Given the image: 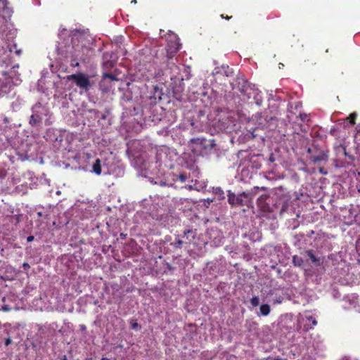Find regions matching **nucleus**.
Returning a JSON list of instances; mask_svg holds the SVG:
<instances>
[{
    "mask_svg": "<svg viewBox=\"0 0 360 360\" xmlns=\"http://www.w3.org/2000/svg\"><path fill=\"white\" fill-rule=\"evenodd\" d=\"M68 80H72L80 89L87 91L91 88V84L89 77L83 72L72 74L67 77Z\"/></svg>",
    "mask_w": 360,
    "mask_h": 360,
    "instance_id": "f257e3e1",
    "label": "nucleus"
},
{
    "mask_svg": "<svg viewBox=\"0 0 360 360\" xmlns=\"http://www.w3.org/2000/svg\"><path fill=\"white\" fill-rule=\"evenodd\" d=\"M228 202L232 206H241L246 205L249 207H252V201L248 198H245L242 193L236 195L233 193L229 191Z\"/></svg>",
    "mask_w": 360,
    "mask_h": 360,
    "instance_id": "f03ea898",
    "label": "nucleus"
},
{
    "mask_svg": "<svg viewBox=\"0 0 360 360\" xmlns=\"http://www.w3.org/2000/svg\"><path fill=\"white\" fill-rule=\"evenodd\" d=\"M269 198V195L264 194L259 196L257 200V205L260 210L264 213L271 212V207L269 203L266 202L267 199Z\"/></svg>",
    "mask_w": 360,
    "mask_h": 360,
    "instance_id": "7ed1b4c3",
    "label": "nucleus"
},
{
    "mask_svg": "<svg viewBox=\"0 0 360 360\" xmlns=\"http://www.w3.org/2000/svg\"><path fill=\"white\" fill-rule=\"evenodd\" d=\"M237 85V88L241 93L246 94L248 98L250 97V94L248 92V90L251 89V87L245 79L238 78Z\"/></svg>",
    "mask_w": 360,
    "mask_h": 360,
    "instance_id": "20e7f679",
    "label": "nucleus"
},
{
    "mask_svg": "<svg viewBox=\"0 0 360 360\" xmlns=\"http://www.w3.org/2000/svg\"><path fill=\"white\" fill-rule=\"evenodd\" d=\"M236 120L231 115H228L226 117H223L221 120V126L226 130H232L236 126Z\"/></svg>",
    "mask_w": 360,
    "mask_h": 360,
    "instance_id": "39448f33",
    "label": "nucleus"
},
{
    "mask_svg": "<svg viewBox=\"0 0 360 360\" xmlns=\"http://www.w3.org/2000/svg\"><path fill=\"white\" fill-rule=\"evenodd\" d=\"M328 159V152L322 150L319 153L316 155H312L310 157V160L314 164H319L321 162H327Z\"/></svg>",
    "mask_w": 360,
    "mask_h": 360,
    "instance_id": "423d86ee",
    "label": "nucleus"
},
{
    "mask_svg": "<svg viewBox=\"0 0 360 360\" xmlns=\"http://www.w3.org/2000/svg\"><path fill=\"white\" fill-rule=\"evenodd\" d=\"M231 73L232 72L230 71L229 66L225 65H221V67H216L214 70L212 72L213 75H224L226 77L230 76Z\"/></svg>",
    "mask_w": 360,
    "mask_h": 360,
    "instance_id": "0eeeda50",
    "label": "nucleus"
},
{
    "mask_svg": "<svg viewBox=\"0 0 360 360\" xmlns=\"http://www.w3.org/2000/svg\"><path fill=\"white\" fill-rule=\"evenodd\" d=\"M180 48V44L178 41H174V43H171L169 45V48L167 49V56L169 58H172L174 54L176 53Z\"/></svg>",
    "mask_w": 360,
    "mask_h": 360,
    "instance_id": "6e6552de",
    "label": "nucleus"
},
{
    "mask_svg": "<svg viewBox=\"0 0 360 360\" xmlns=\"http://www.w3.org/2000/svg\"><path fill=\"white\" fill-rule=\"evenodd\" d=\"M111 86L110 81L105 79V78H103L99 82V89L103 93H108Z\"/></svg>",
    "mask_w": 360,
    "mask_h": 360,
    "instance_id": "1a4fd4ad",
    "label": "nucleus"
},
{
    "mask_svg": "<svg viewBox=\"0 0 360 360\" xmlns=\"http://www.w3.org/2000/svg\"><path fill=\"white\" fill-rule=\"evenodd\" d=\"M259 191V187L255 186L249 191H244L242 193V195H244L245 198H248L251 201H252L253 197L258 193Z\"/></svg>",
    "mask_w": 360,
    "mask_h": 360,
    "instance_id": "9d476101",
    "label": "nucleus"
},
{
    "mask_svg": "<svg viewBox=\"0 0 360 360\" xmlns=\"http://www.w3.org/2000/svg\"><path fill=\"white\" fill-rule=\"evenodd\" d=\"M41 117L39 115L34 113L30 116L29 123L32 126H37L41 122Z\"/></svg>",
    "mask_w": 360,
    "mask_h": 360,
    "instance_id": "9b49d317",
    "label": "nucleus"
},
{
    "mask_svg": "<svg viewBox=\"0 0 360 360\" xmlns=\"http://www.w3.org/2000/svg\"><path fill=\"white\" fill-rule=\"evenodd\" d=\"M93 172L96 174L97 175H99L101 174V160L96 159L95 162L93 165Z\"/></svg>",
    "mask_w": 360,
    "mask_h": 360,
    "instance_id": "f8f14e48",
    "label": "nucleus"
},
{
    "mask_svg": "<svg viewBox=\"0 0 360 360\" xmlns=\"http://www.w3.org/2000/svg\"><path fill=\"white\" fill-rule=\"evenodd\" d=\"M270 312V306L267 304H262L260 307V313L263 316H267Z\"/></svg>",
    "mask_w": 360,
    "mask_h": 360,
    "instance_id": "ddd939ff",
    "label": "nucleus"
},
{
    "mask_svg": "<svg viewBox=\"0 0 360 360\" xmlns=\"http://www.w3.org/2000/svg\"><path fill=\"white\" fill-rule=\"evenodd\" d=\"M213 189H214V194L217 195L219 199H224V198H225L224 193L221 188L217 187V188H214Z\"/></svg>",
    "mask_w": 360,
    "mask_h": 360,
    "instance_id": "4468645a",
    "label": "nucleus"
},
{
    "mask_svg": "<svg viewBox=\"0 0 360 360\" xmlns=\"http://www.w3.org/2000/svg\"><path fill=\"white\" fill-rule=\"evenodd\" d=\"M292 262L295 266H300L303 263V259L297 255L293 256Z\"/></svg>",
    "mask_w": 360,
    "mask_h": 360,
    "instance_id": "2eb2a0df",
    "label": "nucleus"
},
{
    "mask_svg": "<svg viewBox=\"0 0 360 360\" xmlns=\"http://www.w3.org/2000/svg\"><path fill=\"white\" fill-rule=\"evenodd\" d=\"M307 256L310 258V259L313 262H316L319 261V259L316 258V257L314 255L311 250L307 251Z\"/></svg>",
    "mask_w": 360,
    "mask_h": 360,
    "instance_id": "dca6fc26",
    "label": "nucleus"
},
{
    "mask_svg": "<svg viewBox=\"0 0 360 360\" xmlns=\"http://www.w3.org/2000/svg\"><path fill=\"white\" fill-rule=\"evenodd\" d=\"M357 115L356 112H353L348 117L347 119L349 120V122L352 125L354 124H355V119Z\"/></svg>",
    "mask_w": 360,
    "mask_h": 360,
    "instance_id": "f3484780",
    "label": "nucleus"
},
{
    "mask_svg": "<svg viewBox=\"0 0 360 360\" xmlns=\"http://www.w3.org/2000/svg\"><path fill=\"white\" fill-rule=\"evenodd\" d=\"M184 243V242L179 239L174 243H172L171 245L174 246L176 248H181V245Z\"/></svg>",
    "mask_w": 360,
    "mask_h": 360,
    "instance_id": "a211bd4d",
    "label": "nucleus"
},
{
    "mask_svg": "<svg viewBox=\"0 0 360 360\" xmlns=\"http://www.w3.org/2000/svg\"><path fill=\"white\" fill-rule=\"evenodd\" d=\"M103 78H105V79L108 80V79H109L110 81H112V80H117V77L113 75H111V74H108V73H105L104 75H103Z\"/></svg>",
    "mask_w": 360,
    "mask_h": 360,
    "instance_id": "6ab92c4d",
    "label": "nucleus"
},
{
    "mask_svg": "<svg viewBox=\"0 0 360 360\" xmlns=\"http://www.w3.org/2000/svg\"><path fill=\"white\" fill-rule=\"evenodd\" d=\"M250 302L252 306L257 307L259 304V298L257 297H254L251 299Z\"/></svg>",
    "mask_w": 360,
    "mask_h": 360,
    "instance_id": "aec40b11",
    "label": "nucleus"
},
{
    "mask_svg": "<svg viewBox=\"0 0 360 360\" xmlns=\"http://www.w3.org/2000/svg\"><path fill=\"white\" fill-rule=\"evenodd\" d=\"M70 65L72 67H79V63L78 58H77V57L72 58Z\"/></svg>",
    "mask_w": 360,
    "mask_h": 360,
    "instance_id": "412c9836",
    "label": "nucleus"
},
{
    "mask_svg": "<svg viewBox=\"0 0 360 360\" xmlns=\"http://www.w3.org/2000/svg\"><path fill=\"white\" fill-rule=\"evenodd\" d=\"M307 319L311 321L313 326H316L317 324L316 320L311 316H307Z\"/></svg>",
    "mask_w": 360,
    "mask_h": 360,
    "instance_id": "4be33fe9",
    "label": "nucleus"
},
{
    "mask_svg": "<svg viewBox=\"0 0 360 360\" xmlns=\"http://www.w3.org/2000/svg\"><path fill=\"white\" fill-rule=\"evenodd\" d=\"M179 179L181 182H184L186 180V176L184 174H181L179 176Z\"/></svg>",
    "mask_w": 360,
    "mask_h": 360,
    "instance_id": "5701e85b",
    "label": "nucleus"
},
{
    "mask_svg": "<svg viewBox=\"0 0 360 360\" xmlns=\"http://www.w3.org/2000/svg\"><path fill=\"white\" fill-rule=\"evenodd\" d=\"M340 149H341V150L343 151V153H344V155H346V156L347 155V150H346V148H345V146H342V145H341V146L339 147V150H340Z\"/></svg>",
    "mask_w": 360,
    "mask_h": 360,
    "instance_id": "b1692460",
    "label": "nucleus"
},
{
    "mask_svg": "<svg viewBox=\"0 0 360 360\" xmlns=\"http://www.w3.org/2000/svg\"><path fill=\"white\" fill-rule=\"evenodd\" d=\"M11 342H12V340H11V338H8L6 340V341H5V345H6V346H8V345H11Z\"/></svg>",
    "mask_w": 360,
    "mask_h": 360,
    "instance_id": "393cba45",
    "label": "nucleus"
},
{
    "mask_svg": "<svg viewBox=\"0 0 360 360\" xmlns=\"http://www.w3.org/2000/svg\"><path fill=\"white\" fill-rule=\"evenodd\" d=\"M173 93H174V96L176 98L179 99V94L178 91H176L175 90H174Z\"/></svg>",
    "mask_w": 360,
    "mask_h": 360,
    "instance_id": "a878e982",
    "label": "nucleus"
},
{
    "mask_svg": "<svg viewBox=\"0 0 360 360\" xmlns=\"http://www.w3.org/2000/svg\"><path fill=\"white\" fill-rule=\"evenodd\" d=\"M2 310L4 311H8L10 310V307L8 305H4L2 307Z\"/></svg>",
    "mask_w": 360,
    "mask_h": 360,
    "instance_id": "bb28decb",
    "label": "nucleus"
},
{
    "mask_svg": "<svg viewBox=\"0 0 360 360\" xmlns=\"http://www.w3.org/2000/svg\"><path fill=\"white\" fill-rule=\"evenodd\" d=\"M216 146V143L214 140H212L210 144V148H214Z\"/></svg>",
    "mask_w": 360,
    "mask_h": 360,
    "instance_id": "cd10ccee",
    "label": "nucleus"
},
{
    "mask_svg": "<svg viewBox=\"0 0 360 360\" xmlns=\"http://www.w3.org/2000/svg\"><path fill=\"white\" fill-rule=\"evenodd\" d=\"M319 172L322 174H326L327 172L323 169V168L321 167L319 168Z\"/></svg>",
    "mask_w": 360,
    "mask_h": 360,
    "instance_id": "c85d7f7f",
    "label": "nucleus"
},
{
    "mask_svg": "<svg viewBox=\"0 0 360 360\" xmlns=\"http://www.w3.org/2000/svg\"><path fill=\"white\" fill-rule=\"evenodd\" d=\"M34 236H30L27 238V242H32L33 240H34Z\"/></svg>",
    "mask_w": 360,
    "mask_h": 360,
    "instance_id": "c756f323",
    "label": "nucleus"
},
{
    "mask_svg": "<svg viewBox=\"0 0 360 360\" xmlns=\"http://www.w3.org/2000/svg\"><path fill=\"white\" fill-rule=\"evenodd\" d=\"M356 248L360 250V238L356 241Z\"/></svg>",
    "mask_w": 360,
    "mask_h": 360,
    "instance_id": "7c9ffc66",
    "label": "nucleus"
},
{
    "mask_svg": "<svg viewBox=\"0 0 360 360\" xmlns=\"http://www.w3.org/2000/svg\"><path fill=\"white\" fill-rule=\"evenodd\" d=\"M22 266H23L25 269H30V265L27 263H24Z\"/></svg>",
    "mask_w": 360,
    "mask_h": 360,
    "instance_id": "2f4dec72",
    "label": "nucleus"
},
{
    "mask_svg": "<svg viewBox=\"0 0 360 360\" xmlns=\"http://www.w3.org/2000/svg\"><path fill=\"white\" fill-rule=\"evenodd\" d=\"M133 328H138L139 327V324L137 323H134L132 324Z\"/></svg>",
    "mask_w": 360,
    "mask_h": 360,
    "instance_id": "473e14b6",
    "label": "nucleus"
},
{
    "mask_svg": "<svg viewBox=\"0 0 360 360\" xmlns=\"http://www.w3.org/2000/svg\"><path fill=\"white\" fill-rule=\"evenodd\" d=\"M200 141L199 139H192V141L194 142V143H198Z\"/></svg>",
    "mask_w": 360,
    "mask_h": 360,
    "instance_id": "72a5a7b5",
    "label": "nucleus"
},
{
    "mask_svg": "<svg viewBox=\"0 0 360 360\" xmlns=\"http://www.w3.org/2000/svg\"><path fill=\"white\" fill-rule=\"evenodd\" d=\"M160 186H164L166 185V183L164 181H160Z\"/></svg>",
    "mask_w": 360,
    "mask_h": 360,
    "instance_id": "f704fd0d",
    "label": "nucleus"
},
{
    "mask_svg": "<svg viewBox=\"0 0 360 360\" xmlns=\"http://www.w3.org/2000/svg\"><path fill=\"white\" fill-rule=\"evenodd\" d=\"M259 190L265 191V190H266V187H264V186H262V187H259Z\"/></svg>",
    "mask_w": 360,
    "mask_h": 360,
    "instance_id": "c9c22d12",
    "label": "nucleus"
},
{
    "mask_svg": "<svg viewBox=\"0 0 360 360\" xmlns=\"http://www.w3.org/2000/svg\"><path fill=\"white\" fill-rule=\"evenodd\" d=\"M311 152H312V150L310 148H309L307 149V153H311Z\"/></svg>",
    "mask_w": 360,
    "mask_h": 360,
    "instance_id": "e433bc0d",
    "label": "nucleus"
},
{
    "mask_svg": "<svg viewBox=\"0 0 360 360\" xmlns=\"http://www.w3.org/2000/svg\"><path fill=\"white\" fill-rule=\"evenodd\" d=\"M155 94L158 93V89L157 88H155ZM155 96H156V94H155Z\"/></svg>",
    "mask_w": 360,
    "mask_h": 360,
    "instance_id": "4c0bfd02",
    "label": "nucleus"
},
{
    "mask_svg": "<svg viewBox=\"0 0 360 360\" xmlns=\"http://www.w3.org/2000/svg\"><path fill=\"white\" fill-rule=\"evenodd\" d=\"M136 2H137V1H136V0H132V1H131V3H132V4H136Z\"/></svg>",
    "mask_w": 360,
    "mask_h": 360,
    "instance_id": "58836bf2",
    "label": "nucleus"
},
{
    "mask_svg": "<svg viewBox=\"0 0 360 360\" xmlns=\"http://www.w3.org/2000/svg\"><path fill=\"white\" fill-rule=\"evenodd\" d=\"M187 233H190V231L188 230V231H185V232H184V235H186Z\"/></svg>",
    "mask_w": 360,
    "mask_h": 360,
    "instance_id": "ea45409f",
    "label": "nucleus"
},
{
    "mask_svg": "<svg viewBox=\"0 0 360 360\" xmlns=\"http://www.w3.org/2000/svg\"><path fill=\"white\" fill-rule=\"evenodd\" d=\"M4 121H5V122H8V118H7V117H6V118L4 119Z\"/></svg>",
    "mask_w": 360,
    "mask_h": 360,
    "instance_id": "a19ab883",
    "label": "nucleus"
},
{
    "mask_svg": "<svg viewBox=\"0 0 360 360\" xmlns=\"http://www.w3.org/2000/svg\"><path fill=\"white\" fill-rule=\"evenodd\" d=\"M282 65H283L282 63H280V68H282Z\"/></svg>",
    "mask_w": 360,
    "mask_h": 360,
    "instance_id": "79ce46f5",
    "label": "nucleus"
},
{
    "mask_svg": "<svg viewBox=\"0 0 360 360\" xmlns=\"http://www.w3.org/2000/svg\"><path fill=\"white\" fill-rule=\"evenodd\" d=\"M282 65H283L282 63H280V68H282Z\"/></svg>",
    "mask_w": 360,
    "mask_h": 360,
    "instance_id": "37998d69",
    "label": "nucleus"
},
{
    "mask_svg": "<svg viewBox=\"0 0 360 360\" xmlns=\"http://www.w3.org/2000/svg\"><path fill=\"white\" fill-rule=\"evenodd\" d=\"M4 251V250L2 248V249L1 250V253H2Z\"/></svg>",
    "mask_w": 360,
    "mask_h": 360,
    "instance_id": "c03bdc74",
    "label": "nucleus"
},
{
    "mask_svg": "<svg viewBox=\"0 0 360 360\" xmlns=\"http://www.w3.org/2000/svg\"><path fill=\"white\" fill-rule=\"evenodd\" d=\"M102 360H108V359H105V358H103Z\"/></svg>",
    "mask_w": 360,
    "mask_h": 360,
    "instance_id": "a18cd8bd",
    "label": "nucleus"
}]
</instances>
